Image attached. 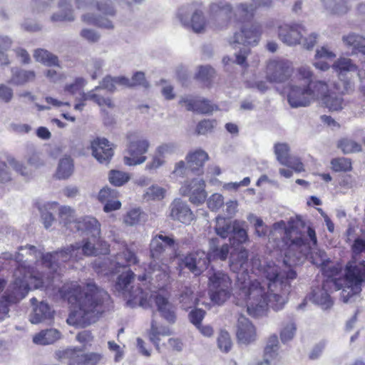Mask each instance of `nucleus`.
I'll use <instances>...</instances> for the list:
<instances>
[{
  "mask_svg": "<svg viewBox=\"0 0 365 365\" xmlns=\"http://www.w3.org/2000/svg\"><path fill=\"white\" fill-rule=\"evenodd\" d=\"M287 240L289 249L283 259L282 269L273 262L262 264L258 257L251 259L252 272L267 280L265 285L257 279H251L250 276L245 277L243 273L237 277L239 295L245 302L250 315L259 316L267 307L275 311L281 310L287 302L291 292L290 281L297 278L294 265L302 261L309 247L295 231L288 232Z\"/></svg>",
  "mask_w": 365,
  "mask_h": 365,
  "instance_id": "f257e3e1",
  "label": "nucleus"
},
{
  "mask_svg": "<svg viewBox=\"0 0 365 365\" xmlns=\"http://www.w3.org/2000/svg\"><path fill=\"white\" fill-rule=\"evenodd\" d=\"M60 293L73 308L66 320L73 326L83 327L95 323L111 304L108 293L93 282L84 287L75 283L65 284Z\"/></svg>",
  "mask_w": 365,
  "mask_h": 365,
  "instance_id": "f03ea898",
  "label": "nucleus"
},
{
  "mask_svg": "<svg viewBox=\"0 0 365 365\" xmlns=\"http://www.w3.org/2000/svg\"><path fill=\"white\" fill-rule=\"evenodd\" d=\"M100 238L95 242L92 237H89L83 240V244L76 242L74 245H71L64 247L60 251L54 252H48L42 254L38 251L34 246L27 245L24 247H21L19 252H16L14 255V259L18 262H21L26 255H29L35 259L41 258L43 266L48 269L49 273L45 279L46 284L47 282L53 281L56 275H59L58 270H61V263L69 261L73 259L78 261L81 257V255L86 256L98 255L101 253L99 250ZM45 278L44 276H42Z\"/></svg>",
  "mask_w": 365,
  "mask_h": 365,
  "instance_id": "7ed1b4c3",
  "label": "nucleus"
},
{
  "mask_svg": "<svg viewBox=\"0 0 365 365\" xmlns=\"http://www.w3.org/2000/svg\"><path fill=\"white\" fill-rule=\"evenodd\" d=\"M353 259L346 267L344 279L341 280V298L348 303L355 300L361 292L360 285L365 281V240L357 238L352 245Z\"/></svg>",
  "mask_w": 365,
  "mask_h": 365,
  "instance_id": "20e7f679",
  "label": "nucleus"
},
{
  "mask_svg": "<svg viewBox=\"0 0 365 365\" xmlns=\"http://www.w3.org/2000/svg\"><path fill=\"white\" fill-rule=\"evenodd\" d=\"M274 226L275 227L284 228V241L285 245H287V250L285 254L287 253L289 249L288 242L287 240V235L288 232H291L292 231H295L300 235H302L303 241L308 244L309 245V252L304 255L302 261L294 265V268L297 270V267L298 265L301 264L305 260L308 254H311V260L312 262L317 267H320L323 273L328 277V274H331L333 269H336V267H329V264L331 262L330 258L327 256V253L324 250H316L313 252H311L312 247L316 246L317 244V239L316 236L315 230L311 227H307L306 233L304 231L301 230V228H305L304 222L299 217H297L295 219L291 218L289 221V227L287 228L285 227V222L284 221H280L274 223ZM286 255H284V257ZM297 272V271H296Z\"/></svg>",
  "mask_w": 365,
  "mask_h": 365,
  "instance_id": "39448f33",
  "label": "nucleus"
},
{
  "mask_svg": "<svg viewBox=\"0 0 365 365\" xmlns=\"http://www.w3.org/2000/svg\"><path fill=\"white\" fill-rule=\"evenodd\" d=\"M22 272L21 269L15 271L14 283L6 292H3L4 287L0 283V322L8 316L9 304L24 299L32 287L38 289L46 284L43 277H33L31 274H24L21 277Z\"/></svg>",
  "mask_w": 365,
  "mask_h": 365,
  "instance_id": "423d86ee",
  "label": "nucleus"
},
{
  "mask_svg": "<svg viewBox=\"0 0 365 365\" xmlns=\"http://www.w3.org/2000/svg\"><path fill=\"white\" fill-rule=\"evenodd\" d=\"M262 32L261 25L254 23L242 26L239 31H236L232 36L230 37L228 42L234 48H237L240 45L244 46L235 53V63L244 68L248 66L247 58L251 51L247 46H257L260 40Z\"/></svg>",
  "mask_w": 365,
  "mask_h": 365,
  "instance_id": "0eeeda50",
  "label": "nucleus"
},
{
  "mask_svg": "<svg viewBox=\"0 0 365 365\" xmlns=\"http://www.w3.org/2000/svg\"><path fill=\"white\" fill-rule=\"evenodd\" d=\"M116 274L118 277L113 286L114 292L123 297L127 304L130 307H135L137 304L145 307L148 294L141 287H135L133 285L135 273L130 269H128L121 270Z\"/></svg>",
  "mask_w": 365,
  "mask_h": 365,
  "instance_id": "6e6552de",
  "label": "nucleus"
},
{
  "mask_svg": "<svg viewBox=\"0 0 365 365\" xmlns=\"http://www.w3.org/2000/svg\"><path fill=\"white\" fill-rule=\"evenodd\" d=\"M313 90L309 89L308 93L300 101L302 107L309 106L316 101L327 108L329 111H339L344 108V101L341 95L331 92L326 82H317L312 85Z\"/></svg>",
  "mask_w": 365,
  "mask_h": 365,
  "instance_id": "1a4fd4ad",
  "label": "nucleus"
},
{
  "mask_svg": "<svg viewBox=\"0 0 365 365\" xmlns=\"http://www.w3.org/2000/svg\"><path fill=\"white\" fill-rule=\"evenodd\" d=\"M297 77L302 83L292 82L289 83L287 101L292 108H297L303 105L300 104L302 98L308 93L309 89L313 90L312 85L317 82H325L324 81H314V73L309 66L304 65L297 69Z\"/></svg>",
  "mask_w": 365,
  "mask_h": 365,
  "instance_id": "9d476101",
  "label": "nucleus"
},
{
  "mask_svg": "<svg viewBox=\"0 0 365 365\" xmlns=\"http://www.w3.org/2000/svg\"><path fill=\"white\" fill-rule=\"evenodd\" d=\"M202 7L198 1L186 4L178 9L176 16L184 26H191L195 33L204 32L208 25Z\"/></svg>",
  "mask_w": 365,
  "mask_h": 365,
  "instance_id": "9b49d317",
  "label": "nucleus"
},
{
  "mask_svg": "<svg viewBox=\"0 0 365 365\" xmlns=\"http://www.w3.org/2000/svg\"><path fill=\"white\" fill-rule=\"evenodd\" d=\"M138 262V257L135 252L127 245H125L123 250L118 252L112 259L105 258L103 260H98L95 262V266L101 269V272H106L110 274L120 273L121 270L130 269L132 264Z\"/></svg>",
  "mask_w": 365,
  "mask_h": 365,
  "instance_id": "f8f14e48",
  "label": "nucleus"
},
{
  "mask_svg": "<svg viewBox=\"0 0 365 365\" xmlns=\"http://www.w3.org/2000/svg\"><path fill=\"white\" fill-rule=\"evenodd\" d=\"M338 273V269H333L331 273L328 274V277L323 282L322 287L314 288L309 294V299L321 306L323 309H329L333 305L329 292L341 289V280H336V277Z\"/></svg>",
  "mask_w": 365,
  "mask_h": 365,
  "instance_id": "ddd939ff",
  "label": "nucleus"
},
{
  "mask_svg": "<svg viewBox=\"0 0 365 365\" xmlns=\"http://www.w3.org/2000/svg\"><path fill=\"white\" fill-rule=\"evenodd\" d=\"M168 266L165 262H160V264L155 262L151 261L145 272L139 275L138 279L143 282V286L145 289L153 291V289L163 288L168 283L169 274L168 272Z\"/></svg>",
  "mask_w": 365,
  "mask_h": 365,
  "instance_id": "4468645a",
  "label": "nucleus"
},
{
  "mask_svg": "<svg viewBox=\"0 0 365 365\" xmlns=\"http://www.w3.org/2000/svg\"><path fill=\"white\" fill-rule=\"evenodd\" d=\"M232 6L227 1H218L211 3L208 11V27L215 31L227 29L232 19Z\"/></svg>",
  "mask_w": 365,
  "mask_h": 365,
  "instance_id": "2eb2a0df",
  "label": "nucleus"
},
{
  "mask_svg": "<svg viewBox=\"0 0 365 365\" xmlns=\"http://www.w3.org/2000/svg\"><path fill=\"white\" fill-rule=\"evenodd\" d=\"M209 289L212 302L221 305L230 297L232 280L222 271L214 272L209 277Z\"/></svg>",
  "mask_w": 365,
  "mask_h": 365,
  "instance_id": "dca6fc26",
  "label": "nucleus"
},
{
  "mask_svg": "<svg viewBox=\"0 0 365 365\" xmlns=\"http://www.w3.org/2000/svg\"><path fill=\"white\" fill-rule=\"evenodd\" d=\"M178 248V244L173 236L160 233L154 236L150 243V256L152 261L168 262Z\"/></svg>",
  "mask_w": 365,
  "mask_h": 365,
  "instance_id": "f3484780",
  "label": "nucleus"
},
{
  "mask_svg": "<svg viewBox=\"0 0 365 365\" xmlns=\"http://www.w3.org/2000/svg\"><path fill=\"white\" fill-rule=\"evenodd\" d=\"M55 357L61 362H66L67 365H98L103 359L100 353H83L77 348L58 350Z\"/></svg>",
  "mask_w": 365,
  "mask_h": 365,
  "instance_id": "a211bd4d",
  "label": "nucleus"
},
{
  "mask_svg": "<svg viewBox=\"0 0 365 365\" xmlns=\"http://www.w3.org/2000/svg\"><path fill=\"white\" fill-rule=\"evenodd\" d=\"M128 145L127 152L128 155L124 157V163L127 165H137L143 163L147 158L145 154L148 152L150 143L148 140L138 138L134 133L127 135Z\"/></svg>",
  "mask_w": 365,
  "mask_h": 365,
  "instance_id": "6ab92c4d",
  "label": "nucleus"
},
{
  "mask_svg": "<svg viewBox=\"0 0 365 365\" xmlns=\"http://www.w3.org/2000/svg\"><path fill=\"white\" fill-rule=\"evenodd\" d=\"M292 74L290 63L284 60L270 61L267 67V78L272 83H282L287 81Z\"/></svg>",
  "mask_w": 365,
  "mask_h": 365,
  "instance_id": "aec40b11",
  "label": "nucleus"
},
{
  "mask_svg": "<svg viewBox=\"0 0 365 365\" xmlns=\"http://www.w3.org/2000/svg\"><path fill=\"white\" fill-rule=\"evenodd\" d=\"M252 3H240L233 8L232 18L237 21H245L251 19L258 7H269L273 0H251Z\"/></svg>",
  "mask_w": 365,
  "mask_h": 365,
  "instance_id": "412c9836",
  "label": "nucleus"
},
{
  "mask_svg": "<svg viewBox=\"0 0 365 365\" xmlns=\"http://www.w3.org/2000/svg\"><path fill=\"white\" fill-rule=\"evenodd\" d=\"M304 34L305 29L300 24H286L278 28L279 39L288 46L300 44Z\"/></svg>",
  "mask_w": 365,
  "mask_h": 365,
  "instance_id": "4be33fe9",
  "label": "nucleus"
},
{
  "mask_svg": "<svg viewBox=\"0 0 365 365\" xmlns=\"http://www.w3.org/2000/svg\"><path fill=\"white\" fill-rule=\"evenodd\" d=\"M205 187V181L202 179L195 178L191 182L186 181L180 190L183 195L189 196L190 202L200 205L207 198Z\"/></svg>",
  "mask_w": 365,
  "mask_h": 365,
  "instance_id": "5701e85b",
  "label": "nucleus"
},
{
  "mask_svg": "<svg viewBox=\"0 0 365 365\" xmlns=\"http://www.w3.org/2000/svg\"><path fill=\"white\" fill-rule=\"evenodd\" d=\"M182 264L195 276H198L209 265L207 255L202 250L192 252L184 257Z\"/></svg>",
  "mask_w": 365,
  "mask_h": 365,
  "instance_id": "b1692460",
  "label": "nucleus"
},
{
  "mask_svg": "<svg viewBox=\"0 0 365 365\" xmlns=\"http://www.w3.org/2000/svg\"><path fill=\"white\" fill-rule=\"evenodd\" d=\"M91 148L93 156L101 163H108L114 154L113 144L104 138L94 139Z\"/></svg>",
  "mask_w": 365,
  "mask_h": 365,
  "instance_id": "393cba45",
  "label": "nucleus"
},
{
  "mask_svg": "<svg viewBox=\"0 0 365 365\" xmlns=\"http://www.w3.org/2000/svg\"><path fill=\"white\" fill-rule=\"evenodd\" d=\"M333 68L338 73L343 85V89L339 90L341 94L349 93L352 90V83L349 80L345 79V75L347 72L356 71V66L350 58H339L334 63Z\"/></svg>",
  "mask_w": 365,
  "mask_h": 365,
  "instance_id": "a878e982",
  "label": "nucleus"
},
{
  "mask_svg": "<svg viewBox=\"0 0 365 365\" xmlns=\"http://www.w3.org/2000/svg\"><path fill=\"white\" fill-rule=\"evenodd\" d=\"M35 297L31 299L33 310L29 315V321L31 324H37L40 323H48L53 318V310L48 304L41 302L37 303Z\"/></svg>",
  "mask_w": 365,
  "mask_h": 365,
  "instance_id": "bb28decb",
  "label": "nucleus"
},
{
  "mask_svg": "<svg viewBox=\"0 0 365 365\" xmlns=\"http://www.w3.org/2000/svg\"><path fill=\"white\" fill-rule=\"evenodd\" d=\"M169 217L173 220L188 224L194 218V215L187 204L180 199H175L169 207Z\"/></svg>",
  "mask_w": 365,
  "mask_h": 365,
  "instance_id": "cd10ccee",
  "label": "nucleus"
},
{
  "mask_svg": "<svg viewBox=\"0 0 365 365\" xmlns=\"http://www.w3.org/2000/svg\"><path fill=\"white\" fill-rule=\"evenodd\" d=\"M74 227L81 234L90 235L94 242L101 238V224L95 217L86 216L80 218L74 224Z\"/></svg>",
  "mask_w": 365,
  "mask_h": 365,
  "instance_id": "c85d7f7f",
  "label": "nucleus"
},
{
  "mask_svg": "<svg viewBox=\"0 0 365 365\" xmlns=\"http://www.w3.org/2000/svg\"><path fill=\"white\" fill-rule=\"evenodd\" d=\"M179 103L184 105L189 111L202 114L210 113L215 108V106L209 101L200 97H193L191 96L182 97Z\"/></svg>",
  "mask_w": 365,
  "mask_h": 365,
  "instance_id": "c756f323",
  "label": "nucleus"
},
{
  "mask_svg": "<svg viewBox=\"0 0 365 365\" xmlns=\"http://www.w3.org/2000/svg\"><path fill=\"white\" fill-rule=\"evenodd\" d=\"M150 299L154 302L157 310L165 320L170 324H174L177 318L175 307L167 297L160 294H156L151 295Z\"/></svg>",
  "mask_w": 365,
  "mask_h": 365,
  "instance_id": "7c9ffc66",
  "label": "nucleus"
},
{
  "mask_svg": "<svg viewBox=\"0 0 365 365\" xmlns=\"http://www.w3.org/2000/svg\"><path fill=\"white\" fill-rule=\"evenodd\" d=\"M230 267L233 272L241 275L242 273L245 277L250 276L248 267V251L241 247L239 250H235L230 253Z\"/></svg>",
  "mask_w": 365,
  "mask_h": 365,
  "instance_id": "2f4dec72",
  "label": "nucleus"
},
{
  "mask_svg": "<svg viewBox=\"0 0 365 365\" xmlns=\"http://www.w3.org/2000/svg\"><path fill=\"white\" fill-rule=\"evenodd\" d=\"M237 336L240 342L249 344L255 341L256 331L252 324L243 315H240L237 320Z\"/></svg>",
  "mask_w": 365,
  "mask_h": 365,
  "instance_id": "473e14b6",
  "label": "nucleus"
},
{
  "mask_svg": "<svg viewBox=\"0 0 365 365\" xmlns=\"http://www.w3.org/2000/svg\"><path fill=\"white\" fill-rule=\"evenodd\" d=\"M289 147L287 143H277L274 145V153L277 160L284 165L291 167L297 172L299 173L303 170V164L299 160L294 162L289 157Z\"/></svg>",
  "mask_w": 365,
  "mask_h": 365,
  "instance_id": "72a5a7b5",
  "label": "nucleus"
},
{
  "mask_svg": "<svg viewBox=\"0 0 365 365\" xmlns=\"http://www.w3.org/2000/svg\"><path fill=\"white\" fill-rule=\"evenodd\" d=\"M57 6L58 11L53 12L50 17L51 22H72L75 20L71 0H58Z\"/></svg>",
  "mask_w": 365,
  "mask_h": 365,
  "instance_id": "f704fd0d",
  "label": "nucleus"
},
{
  "mask_svg": "<svg viewBox=\"0 0 365 365\" xmlns=\"http://www.w3.org/2000/svg\"><path fill=\"white\" fill-rule=\"evenodd\" d=\"M208 158V154L202 150H197L190 153L186 158L189 170L192 173L197 175L202 174L204 163Z\"/></svg>",
  "mask_w": 365,
  "mask_h": 365,
  "instance_id": "c9c22d12",
  "label": "nucleus"
},
{
  "mask_svg": "<svg viewBox=\"0 0 365 365\" xmlns=\"http://www.w3.org/2000/svg\"><path fill=\"white\" fill-rule=\"evenodd\" d=\"M11 78L9 83L14 86H24L33 82L36 79V73L31 70H25L19 67L11 68Z\"/></svg>",
  "mask_w": 365,
  "mask_h": 365,
  "instance_id": "e433bc0d",
  "label": "nucleus"
},
{
  "mask_svg": "<svg viewBox=\"0 0 365 365\" xmlns=\"http://www.w3.org/2000/svg\"><path fill=\"white\" fill-rule=\"evenodd\" d=\"M217 239H211L209 242V251L207 253L209 263L214 260L225 261L230 252V245L224 244L221 246L217 245Z\"/></svg>",
  "mask_w": 365,
  "mask_h": 365,
  "instance_id": "4c0bfd02",
  "label": "nucleus"
},
{
  "mask_svg": "<svg viewBox=\"0 0 365 365\" xmlns=\"http://www.w3.org/2000/svg\"><path fill=\"white\" fill-rule=\"evenodd\" d=\"M61 333L56 329L41 330L33 337V341L38 345L53 344L61 338Z\"/></svg>",
  "mask_w": 365,
  "mask_h": 365,
  "instance_id": "58836bf2",
  "label": "nucleus"
},
{
  "mask_svg": "<svg viewBox=\"0 0 365 365\" xmlns=\"http://www.w3.org/2000/svg\"><path fill=\"white\" fill-rule=\"evenodd\" d=\"M245 222L234 220L230 242L233 246L242 245L248 240V235L245 228Z\"/></svg>",
  "mask_w": 365,
  "mask_h": 365,
  "instance_id": "ea45409f",
  "label": "nucleus"
},
{
  "mask_svg": "<svg viewBox=\"0 0 365 365\" xmlns=\"http://www.w3.org/2000/svg\"><path fill=\"white\" fill-rule=\"evenodd\" d=\"M279 340L277 335L271 336L267 341L264 348V361L258 363L257 365H269L278 355Z\"/></svg>",
  "mask_w": 365,
  "mask_h": 365,
  "instance_id": "a19ab883",
  "label": "nucleus"
},
{
  "mask_svg": "<svg viewBox=\"0 0 365 365\" xmlns=\"http://www.w3.org/2000/svg\"><path fill=\"white\" fill-rule=\"evenodd\" d=\"M342 41L345 46L351 48L354 52L365 55V38L362 36L351 33L344 36Z\"/></svg>",
  "mask_w": 365,
  "mask_h": 365,
  "instance_id": "79ce46f5",
  "label": "nucleus"
},
{
  "mask_svg": "<svg viewBox=\"0 0 365 365\" xmlns=\"http://www.w3.org/2000/svg\"><path fill=\"white\" fill-rule=\"evenodd\" d=\"M170 334V331L168 327L158 326L154 319L152 320L148 336L150 341L155 345L158 351H160V336H169Z\"/></svg>",
  "mask_w": 365,
  "mask_h": 365,
  "instance_id": "37998d69",
  "label": "nucleus"
},
{
  "mask_svg": "<svg viewBox=\"0 0 365 365\" xmlns=\"http://www.w3.org/2000/svg\"><path fill=\"white\" fill-rule=\"evenodd\" d=\"M34 58L36 61L47 66H60L58 56L43 48L34 50Z\"/></svg>",
  "mask_w": 365,
  "mask_h": 365,
  "instance_id": "c03bdc74",
  "label": "nucleus"
},
{
  "mask_svg": "<svg viewBox=\"0 0 365 365\" xmlns=\"http://www.w3.org/2000/svg\"><path fill=\"white\" fill-rule=\"evenodd\" d=\"M178 299L180 304L181 308L188 309L197 303V297L194 290L191 287H184L180 290Z\"/></svg>",
  "mask_w": 365,
  "mask_h": 365,
  "instance_id": "a18cd8bd",
  "label": "nucleus"
},
{
  "mask_svg": "<svg viewBox=\"0 0 365 365\" xmlns=\"http://www.w3.org/2000/svg\"><path fill=\"white\" fill-rule=\"evenodd\" d=\"M82 21L88 24H92L108 30H113L115 27L112 21L108 17L103 16H95L93 14L89 13L82 16Z\"/></svg>",
  "mask_w": 365,
  "mask_h": 365,
  "instance_id": "49530a36",
  "label": "nucleus"
},
{
  "mask_svg": "<svg viewBox=\"0 0 365 365\" xmlns=\"http://www.w3.org/2000/svg\"><path fill=\"white\" fill-rule=\"evenodd\" d=\"M58 215L61 224L72 231L76 230L74 224L78 222V219L76 218L75 211L73 209L68 206L61 207L59 209Z\"/></svg>",
  "mask_w": 365,
  "mask_h": 365,
  "instance_id": "de8ad7c7",
  "label": "nucleus"
},
{
  "mask_svg": "<svg viewBox=\"0 0 365 365\" xmlns=\"http://www.w3.org/2000/svg\"><path fill=\"white\" fill-rule=\"evenodd\" d=\"M74 165L71 157H64L59 160L56 176L58 179H67L73 173Z\"/></svg>",
  "mask_w": 365,
  "mask_h": 365,
  "instance_id": "09e8293b",
  "label": "nucleus"
},
{
  "mask_svg": "<svg viewBox=\"0 0 365 365\" xmlns=\"http://www.w3.org/2000/svg\"><path fill=\"white\" fill-rule=\"evenodd\" d=\"M165 189L158 185H153L147 188L143 194V198L147 201L161 200L165 197Z\"/></svg>",
  "mask_w": 365,
  "mask_h": 365,
  "instance_id": "8fccbe9b",
  "label": "nucleus"
},
{
  "mask_svg": "<svg viewBox=\"0 0 365 365\" xmlns=\"http://www.w3.org/2000/svg\"><path fill=\"white\" fill-rule=\"evenodd\" d=\"M338 148L344 154L358 153L361 150V145L349 138H343L338 142Z\"/></svg>",
  "mask_w": 365,
  "mask_h": 365,
  "instance_id": "3c124183",
  "label": "nucleus"
},
{
  "mask_svg": "<svg viewBox=\"0 0 365 365\" xmlns=\"http://www.w3.org/2000/svg\"><path fill=\"white\" fill-rule=\"evenodd\" d=\"M332 169L335 172H348L351 170V160L347 158H336L331 161Z\"/></svg>",
  "mask_w": 365,
  "mask_h": 365,
  "instance_id": "603ef678",
  "label": "nucleus"
},
{
  "mask_svg": "<svg viewBox=\"0 0 365 365\" xmlns=\"http://www.w3.org/2000/svg\"><path fill=\"white\" fill-rule=\"evenodd\" d=\"M129 179V175L125 172L111 170L109 174V181L115 186H121L127 182Z\"/></svg>",
  "mask_w": 365,
  "mask_h": 365,
  "instance_id": "864d4df0",
  "label": "nucleus"
},
{
  "mask_svg": "<svg viewBox=\"0 0 365 365\" xmlns=\"http://www.w3.org/2000/svg\"><path fill=\"white\" fill-rule=\"evenodd\" d=\"M143 212L139 208H133L129 210L123 217L125 224L129 226H134L140 222Z\"/></svg>",
  "mask_w": 365,
  "mask_h": 365,
  "instance_id": "5fc2aeb1",
  "label": "nucleus"
},
{
  "mask_svg": "<svg viewBox=\"0 0 365 365\" xmlns=\"http://www.w3.org/2000/svg\"><path fill=\"white\" fill-rule=\"evenodd\" d=\"M218 348L223 352L227 353L232 347L230 336L227 331L221 330L217 337Z\"/></svg>",
  "mask_w": 365,
  "mask_h": 365,
  "instance_id": "6e6d98bb",
  "label": "nucleus"
},
{
  "mask_svg": "<svg viewBox=\"0 0 365 365\" xmlns=\"http://www.w3.org/2000/svg\"><path fill=\"white\" fill-rule=\"evenodd\" d=\"M232 230V222H226L224 220H221V222L217 221L215 227V231L217 235L222 238H227L231 236Z\"/></svg>",
  "mask_w": 365,
  "mask_h": 365,
  "instance_id": "4d7b16f0",
  "label": "nucleus"
},
{
  "mask_svg": "<svg viewBox=\"0 0 365 365\" xmlns=\"http://www.w3.org/2000/svg\"><path fill=\"white\" fill-rule=\"evenodd\" d=\"M297 330L296 324L293 322L287 324L280 332V337L282 342L288 341L293 339Z\"/></svg>",
  "mask_w": 365,
  "mask_h": 365,
  "instance_id": "13d9d810",
  "label": "nucleus"
},
{
  "mask_svg": "<svg viewBox=\"0 0 365 365\" xmlns=\"http://www.w3.org/2000/svg\"><path fill=\"white\" fill-rule=\"evenodd\" d=\"M215 74V70L210 66H200L197 73L196 74L197 78L205 82L210 80Z\"/></svg>",
  "mask_w": 365,
  "mask_h": 365,
  "instance_id": "bf43d9fd",
  "label": "nucleus"
},
{
  "mask_svg": "<svg viewBox=\"0 0 365 365\" xmlns=\"http://www.w3.org/2000/svg\"><path fill=\"white\" fill-rule=\"evenodd\" d=\"M215 121L210 120H203L198 123L196 127V133L198 135H205L212 132L215 127Z\"/></svg>",
  "mask_w": 365,
  "mask_h": 365,
  "instance_id": "052dcab7",
  "label": "nucleus"
},
{
  "mask_svg": "<svg viewBox=\"0 0 365 365\" xmlns=\"http://www.w3.org/2000/svg\"><path fill=\"white\" fill-rule=\"evenodd\" d=\"M223 204L224 197L219 193L212 195L207 200V206L212 211L219 210Z\"/></svg>",
  "mask_w": 365,
  "mask_h": 365,
  "instance_id": "680f3d73",
  "label": "nucleus"
},
{
  "mask_svg": "<svg viewBox=\"0 0 365 365\" xmlns=\"http://www.w3.org/2000/svg\"><path fill=\"white\" fill-rule=\"evenodd\" d=\"M130 87L141 86L144 88H148L149 86L145 79L144 73L141 71H137L133 75L132 78L130 79Z\"/></svg>",
  "mask_w": 365,
  "mask_h": 365,
  "instance_id": "e2e57ef3",
  "label": "nucleus"
},
{
  "mask_svg": "<svg viewBox=\"0 0 365 365\" xmlns=\"http://www.w3.org/2000/svg\"><path fill=\"white\" fill-rule=\"evenodd\" d=\"M205 311L202 309H194L189 313V319L192 324L196 327L201 324V322L205 317Z\"/></svg>",
  "mask_w": 365,
  "mask_h": 365,
  "instance_id": "0e129e2a",
  "label": "nucleus"
},
{
  "mask_svg": "<svg viewBox=\"0 0 365 365\" xmlns=\"http://www.w3.org/2000/svg\"><path fill=\"white\" fill-rule=\"evenodd\" d=\"M115 85L116 83L115 77L108 76L103 79L100 86L95 88V91H99L103 88L108 90L110 92H114L115 91Z\"/></svg>",
  "mask_w": 365,
  "mask_h": 365,
  "instance_id": "69168bd1",
  "label": "nucleus"
},
{
  "mask_svg": "<svg viewBox=\"0 0 365 365\" xmlns=\"http://www.w3.org/2000/svg\"><path fill=\"white\" fill-rule=\"evenodd\" d=\"M117 194L118 192L115 190L106 187L100 190L98 193V200L101 202H104L116 198Z\"/></svg>",
  "mask_w": 365,
  "mask_h": 365,
  "instance_id": "338daca9",
  "label": "nucleus"
},
{
  "mask_svg": "<svg viewBox=\"0 0 365 365\" xmlns=\"http://www.w3.org/2000/svg\"><path fill=\"white\" fill-rule=\"evenodd\" d=\"M327 341L325 339H322L316 344L309 353V359L312 360L318 359L322 355L323 351L327 346Z\"/></svg>",
  "mask_w": 365,
  "mask_h": 365,
  "instance_id": "774afa93",
  "label": "nucleus"
}]
</instances>
